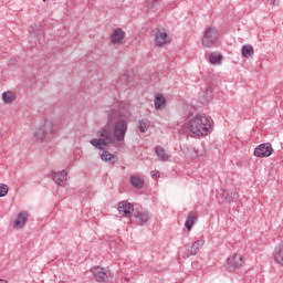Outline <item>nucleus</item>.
Returning <instances> with one entry per match:
<instances>
[{
	"instance_id": "26",
	"label": "nucleus",
	"mask_w": 283,
	"mask_h": 283,
	"mask_svg": "<svg viewBox=\"0 0 283 283\" xmlns=\"http://www.w3.org/2000/svg\"><path fill=\"white\" fill-rule=\"evenodd\" d=\"M8 185L6 184H0V198H6V196H8Z\"/></svg>"
},
{
	"instance_id": "5",
	"label": "nucleus",
	"mask_w": 283,
	"mask_h": 283,
	"mask_svg": "<svg viewBox=\"0 0 283 283\" xmlns=\"http://www.w3.org/2000/svg\"><path fill=\"white\" fill-rule=\"evenodd\" d=\"M155 45L157 48H165L171 43V35L167 33L166 29L157 28L153 31Z\"/></svg>"
},
{
	"instance_id": "23",
	"label": "nucleus",
	"mask_w": 283,
	"mask_h": 283,
	"mask_svg": "<svg viewBox=\"0 0 283 283\" xmlns=\"http://www.w3.org/2000/svg\"><path fill=\"white\" fill-rule=\"evenodd\" d=\"M209 62L212 65H222V55L220 53H211L209 55Z\"/></svg>"
},
{
	"instance_id": "21",
	"label": "nucleus",
	"mask_w": 283,
	"mask_h": 283,
	"mask_svg": "<svg viewBox=\"0 0 283 283\" xmlns=\"http://www.w3.org/2000/svg\"><path fill=\"white\" fill-rule=\"evenodd\" d=\"M205 247V239H199L192 243L190 255H196L198 251H200V248Z\"/></svg>"
},
{
	"instance_id": "25",
	"label": "nucleus",
	"mask_w": 283,
	"mask_h": 283,
	"mask_svg": "<svg viewBox=\"0 0 283 283\" xmlns=\"http://www.w3.org/2000/svg\"><path fill=\"white\" fill-rule=\"evenodd\" d=\"M241 52H242V56H244V59H249V56H253V46L243 45Z\"/></svg>"
},
{
	"instance_id": "17",
	"label": "nucleus",
	"mask_w": 283,
	"mask_h": 283,
	"mask_svg": "<svg viewBox=\"0 0 283 283\" xmlns=\"http://www.w3.org/2000/svg\"><path fill=\"white\" fill-rule=\"evenodd\" d=\"M130 185L135 189H143V187H145V179L138 175H132Z\"/></svg>"
},
{
	"instance_id": "12",
	"label": "nucleus",
	"mask_w": 283,
	"mask_h": 283,
	"mask_svg": "<svg viewBox=\"0 0 283 283\" xmlns=\"http://www.w3.org/2000/svg\"><path fill=\"white\" fill-rule=\"evenodd\" d=\"M118 211L120 216H125V218H129L132 213H134V206L127 201H120L118 203Z\"/></svg>"
},
{
	"instance_id": "8",
	"label": "nucleus",
	"mask_w": 283,
	"mask_h": 283,
	"mask_svg": "<svg viewBox=\"0 0 283 283\" xmlns=\"http://www.w3.org/2000/svg\"><path fill=\"white\" fill-rule=\"evenodd\" d=\"M28 218H30V212H28L25 210L19 212L12 222L13 229H23V227H25V224H28Z\"/></svg>"
},
{
	"instance_id": "28",
	"label": "nucleus",
	"mask_w": 283,
	"mask_h": 283,
	"mask_svg": "<svg viewBox=\"0 0 283 283\" xmlns=\"http://www.w3.org/2000/svg\"><path fill=\"white\" fill-rule=\"evenodd\" d=\"M220 196H221V199L223 200V202L224 201H227V200H231V192L229 191V190H222L221 191V193H220Z\"/></svg>"
},
{
	"instance_id": "30",
	"label": "nucleus",
	"mask_w": 283,
	"mask_h": 283,
	"mask_svg": "<svg viewBox=\"0 0 283 283\" xmlns=\"http://www.w3.org/2000/svg\"><path fill=\"white\" fill-rule=\"evenodd\" d=\"M150 176H151V178H160V171H157V170H153L151 172H150Z\"/></svg>"
},
{
	"instance_id": "27",
	"label": "nucleus",
	"mask_w": 283,
	"mask_h": 283,
	"mask_svg": "<svg viewBox=\"0 0 283 283\" xmlns=\"http://www.w3.org/2000/svg\"><path fill=\"white\" fill-rule=\"evenodd\" d=\"M158 1H160V0H147L146 1V6H147L146 10H154V8H156V6H158Z\"/></svg>"
},
{
	"instance_id": "20",
	"label": "nucleus",
	"mask_w": 283,
	"mask_h": 283,
	"mask_svg": "<svg viewBox=\"0 0 283 283\" xmlns=\"http://www.w3.org/2000/svg\"><path fill=\"white\" fill-rule=\"evenodd\" d=\"M15 99H17V94H14V92L7 91V92L2 93V101L7 105H10V103H13V101H15Z\"/></svg>"
},
{
	"instance_id": "11",
	"label": "nucleus",
	"mask_w": 283,
	"mask_h": 283,
	"mask_svg": "<svg viewBox=\"0 0 283 283\" xmlns=\"http://www.w3.org/2000/svg\"><path fill=\"white\" fill-rule=\"evenodd\" d=\"M124 40L125 31H123L120 28L115 29L111 35V43H113V45H120Z\"/></svg>"
},
{
	"instance_id": "14",
	"label": "nucleus",
	"mask_w": 283,
	"mask_h": 283,
	"mask_svg": "<svg viewBox=\"0 0 283 283\" xmlns=\"http://www.w3.org/2000/svg\"><path fill=\"white\" fill-rule=\"evenodd\" d=\"M136 224H147L149 222V212L147 210L137 211L134 213Z\"/></svg>"
},
{
	"instance_id": "19",
	"label": "nucleus",
	"mask_w": 283,
	"mask_h": 283,
	"mask_svg": "<svg viewBox=\"0 0 283 283\" xmlns=\"http://www.w3.org/2000/svg\"><path fill=\"white\" fill-rule=\"evenodd\" d=\"M196 222H198V214L196 212H190L185 222L186 229H188V231H191Z\"/></svg>"
},
{
	"instance_id": "4",
	"label": "nucleus",
	"mask_w": 283,
	"mask_h": 283,
	"mask_svg": "<svg viewBox=\"0 0 283 283\" xmlns=\"http://www.w3.org/2000/svg\"><path fill=\"white\" fill-rule=\"evenodd\" d=\"M218 41H220V30L216 27L206 28L201 39V45L203 48H213V45H218Z\"/></svg>"
},
{
	"instance_id": "6",
	"label": "nucleus",
	"mask_w": 283,
	"mask_h": 283,
	"mask_svg": "<svg viewBox=\"0 0 283 283\" xmlns=\"http://www.w3.org/2000/svg\"><path fill=\"white\" fill-rule=\"evenodd\" d=\"M271 154H273V146L271 143L260 144L254 149V156H256V158H269Z\"/></svg>"
},
{
	"instance_id": "31",
	"label": "nucleus",
	"mask_w": 283,
	"mask_h": 283,
	"mask_svg": "<svg viewBox=\"0 0 283 283\" xmlns=\"http://www.w3.org/2000/svg\"><path fill=\"white\" fill-rule=\"evenodd\" d=\"M231 198H233V200H237V198H238V192H231Z\"/></svg>"
},
{
	"instance_id": "9",
	"label": "nucleus",
	"mask_w": 283,
	"mask_h": 283,
	"mask_svg": "<svg viewBox=\"0 0 283 283\" xmlns=\"http://www.w3.org/2000/svg\"><path fill=\"white\" fill-rule=\"evenodd\" d=\"M228 266L230 269H242L244 266V259L241 254H233L228 258Z\"/></svg>"
},
{
	"instance_id": "32",
	"label": "nucleus",
	"mask_w": 283,
	"mask_h": 283,
	"mask_svg": "<svg viewBox=\"0 0 283 283\" xmlns=\"http://www.w3.org/2000/svg\"><path fill=\"white\" fill-rule=\"evenodd\" d=\"M273 6H277V3H275V0H273Z\"/></svg>"
},
{
	"instance_id": "2",
	"label": "nucleus",
	"mask_w": 283,
	"mask_h": 283,
	"mask_svg": "<svg viewBox=\"0 0 283 283\" xmlns=\"http://www.w3.org/2000/svg\"><path fill=\"white\" fill-rule=\"evenodd\" d=\"M211 117L205 115H188L184 123L177 124L179 134H186L192 138H202L211 134Z\"/></svg>"
},
{
	"instance_id": "22",
	"label": "nucleus",
	"mask_w": 283,
	"mask_h": 283,
	"mask_svg": "<svg viewBox=\"0 0 283 283\" xmlns=\"http://www.w3.org/2000/svg\"><path fill=\"white\" fill-rule=\"evenodd\" d=\"M165 103H167V99L165 98V96H163V94H157L155 96V108L156 109H163V107H165Z\"/></svg>"
},
{
	"instance_id": "13",
	"label": "nucleus",
	"mask_w": 283,
	"mask_h": 283,
	"mask_svg": "<svg viewBox=\"0 0 283 283\" xmlns=\"http://www.w3.org/2000/svg\"><path fill=\"white\" fill-rule=\"evenodd\" d=\"M53 180L60 187H66V185H67V171L62 170V171L53 172Z\"/></svg>"
},
{
	"instance_id": "3",
	"label": "nucleus",
	"mask_w": 283,
	"mask_h": 283,
	"mask_svg": "<svg viewBox=\"0 0 283 283\" xmlns=\"http://www.w3.org/2000/svg\"><path fill=\"white\" fill-rule=\"evenodd\" d=\"M55 136L56 127L54 126V122H52L50 118L44 119L42 124L33 132V138L38 143L41 140L51 143V140H54Z\"/></svg>"
},
{
	"instance_id": "10",
	"label": "nucleus",
	"mask_w": 283,
	"mask_h": 283,
	"mask_svg": "<svg viewBox=\"0 0 283 283\" xmlns=\"http://www.w3.org/2000/svg\"><path fill=\"white\" fill-rule=\"evenodd\" d=\"M133 81H134V76H132V74L126 72L119 76L116 87H122L123 90H125L126 87H132Z\"/></svg>"
},
{
	"instance_id": "18",
	"label": "nucleus",
	"mask_w": 283,
	"mask_h": 283,
	"mask_svg": "<svg viewBox=\"0 0 283 283\" xmlns=\"http://www.w3.org/2000/svg\"><path fill=\"white\" fill-rule=\"evenodd\" d=\"M101 158L104 163H108L109 165H114L115 163H118V156L111 154L107 150H104L101 155Z\"/></svg>"
},
{
	"instance_id": "7",
	"label": "nucleus",
	"mask_w": 283,
	"mask_h": 283,
	"mask_svg": "<svg viewBox=\"0 0 283 283\" xmlns=\"http://www.w3.org/2000/svg\"><path fill=\"white\" fill-rule=\"evenodd\" d=\"M92 273L97 282H109L112 277V273L101 266L93 268Z\"/></svg>"
},
{
	"instance_id": "1",
	"label": "nucleus",
	"mask_w": 283,
	"mask_h": 283,
	"mask_svg": "<svg viewBox=\"0 0 283 283\" xmlns=\"http://www.w3.org/2000/svg\"><path fill=\"white\" fill-rule=\"evenodd\" d=\"M107 124L97 130V138L91 139V145L96 149L105 150L112 146L120 149L125 145V136L127 135V120L123 119L125 114V103L115 102L113 107L106 111Z\"/></svg>"
},
{
	"instance_id": "15",
	"label": "nucleus",
	"mask_w": 283,
	"mask_h": 283,
	"mask_svg": "<svg viewBox=\"0 0 283 283\" xmlns=\"http://www.w3.org/2000/svg\"><path fill=\"white\" fill-rule=\"evenodd\" d=\"M273 260L279 266H283V243L277 245L273 252Z\"/></svg>"
},
{
	"instance_id": "29",
	"label": "nucleus",
	"mask_w": 283,
	"mask_h": 283,
	"mask_svg": "<svg viewBox=\"0 0 283 283\" xmlns=\"http://www.w3.org/2000/svg\"><path fill=\"white\" fill-rule=\"evenodd\" d=\"M208 101H211V88L206 90L205 98H201V103H207Z\"/></svg>"
},
{
	"instance_id": "16",
	"label": "nucleus",
	"mask_w": 283,
	"mask_h": 283,
	"mask_svg": "<svg viewBox=\"0 0 283 283\" xmlns=\"http://www.w3.org/2000/svg\"><path fill=\"white\" fill-rule=\"evenodd\" d=\"M155 154L160 163H167V160L171 158V155L167 154V150H165V148L161 146H157L155 148Z\"/></svg>"
},
{
	"instance_id": "24",
	"label": "nucleus",
	"mask_w": 283,
	"mask_h": 283,
	"mask_svg": "<svg viewBox=\"0 0 283 283\" xmlns=\"http://www.w3.org/2000/svg\"><path fill=\"white\" fill-rule=\"evenodd\" d=\"M150 125L151 122H149V119L143 118L142 120H139L138 129L142 134H145L149 129Z\"/></svg>"
}]
</instances>
